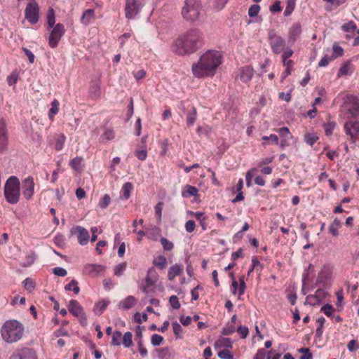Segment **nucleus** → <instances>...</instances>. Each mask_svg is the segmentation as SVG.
I'll use <instances>...</instances> for the list:
<instances>
[{
    "instance_id": "f257e3e1",
    "label": "nucleus",
    "mask_w": 359,
    "mask_h": 359,
    "mask_svg": "<svg viewBox=\"0 0 359 359\" xmlns=\"http://www.w3.org/2000/svg\"><path fill=\"white\" fill-rule=\"evenodd\" d=\"M204 43V36L198 28L180 34L174 41L172 50L178 55H188L197 51Z\"/></svg>"
},
{
    "instance_id": "f03ea898",
    "label": "nucleus",
    "mask_w": 359,
    "mask_h": 359,
    "mask_svg": "<svg viewBox=\"0 0 359 359\" xmlns=\"http://www.w3.org/2000/svg\"><path fill=\"white\" fill-rule=\"evenodd\" d=\"M222 55L220 52L209 50L203 53L199 60L191 67L193 75L198 79L213 76L222 64Z\"/></svg>"
},
{
    "instance_id": "7ed1b4c3",
    "label": "nucleus",
    "mask_w": 359,
    "mask_h": 359,
    "mask_svg": "<svg viewBox=\"0 0 359 359\" xmlns=\"http://www.w3.org/2000/svg\"><path fill=\"white\" fill-rule=\"evenodd\" d=\"M23 332L22 325L15 320H7L1 330L3 339L8 343H13L20 340L22 337Z\"/></svg>"
},
{
    "instance_id": "20e7f679",
    "label": "nucleus",
    "mask_w": 359,
    "mask_h": 359,
    "mask_svg": "<svg viewBox=\"0 0 359 359\" xmlns=\"http://www.w3.org/2000/svg\"><path fill=\"white\" fill-rule=\"evenodd\" d=\"M20 196V183L15 176H11L4 185V196L6 201L15 204L19 201Z\"/></svg>"
},
{
    "instance_id": "39448f33",
    "label": "nucleus",
    "mask_w": 359,
    "mask_h": 359,
    "mask_svg": "<svg viewBox=\"0 0 359 359\" xmlns=\"http://www.w3.org/2000/svg\"><path fill=\"white\" fill-rule=\"evenodd\" d=\"M201 11V0H186L182 9V15L187 21L194 22L199 19Z\"/></svg>"
},
{
    "instance_id": "423d86ee",
    "label": "nucleus",
    "mask_w": 359,
    "mask_h": 359,
    "mask_svg": "<svg viewBox=\"0 0 359 359\" xmlns=\"http://www.w3.org/2000/svg\"><path fill=\"white\" fill-rule=\"evenodd\" d=\"M147 0H126L125 15L128 20H133L141 12Z\"/></svg>"
},
{
    "instance_id": "0eeeda50",
    "label": "nucleus",
    "mask_w": 359,
    "mask_h": 359,
    "mask_svg": "<svg viewBox=\"0 0 359 359\" xmlns=\"http://www.w3.org/2000/svg\"><path fill=\"white\" fill-rule=\"evenodd\" d=\"M65 32L66 29L64 25L61 23L56 24V25L51 29L48 37L49 46L52 48H56Z\"/></svg>"
},
{
    "instance_id": "6e6552de",
    "label": "nucleus",
    "mask_w": 359,
    "mask_h": 359,
    "mask_svg": "<svg viewBox=\"0 0 359 359\" xmlns=\"http://www.w3.org/2000/svg\"><path fill=\"white\" fill-rule=\"evenodd\" d=\"M269 39L273 52L276 54L282 53L285 47V39L278 35L273 30L269 32Z\"/></svg>"
},
{
    "instance_id": "1a4fd4ad",
    "label": "nucleus",
    "mask_w": 359,
    "mask_h": 359,
    "mask_svg": "<svg viewBox=\"0 0 359 359\" xmlns=\"http://www.w3.org/2000/svg\"><path fill=\"white\" fill-rule=\"evenodd\" d=\"M25 17L32 25H34L39 21V7L35 1L27 5L25 10Z\"/></svg>"
},
{
    "instance_id": "9d476101",
    "label": "nucleus",
    "mask_w": 359,
    "mask_h": 359,
    "mask_svg": "<svg viewBox=\"0 0 359 359\" xmlns=\"http://www.w3.org/2000/svg\"><path fill=\"white\" fill-rule=\"evenodd\" d=\"M345 133L350 137V139L355 142L359 137V121L349 120L344 124Z\"/></svg>"
},
{
    "instance_id": "9b49d317",
    "label": "nucleus",
    "mask_w": 359,
    "mask_h": 359,
    "mask_svg": "<svg viewBox=\"0 0 359 359\" xmlns=\"http://www.w3.org/2000/svg\"><path fill=\"white\" fill-rule=\"evenodd\" d=\"M35 184L32 177L29 176L25 178L21 182L22 194L26 200L32 198L34 194Z\"/></svg>"
},
{
    "instance_id": "f8f14e48",
    "label": "nucleus",
    "mask_w": 359,
    "mask_h": 359,
    "mask_svg": "<svg viewBox=\"0 0 359 359\" xmlns=\"http://www.w3.org/2000/svg\"><path fill=\"white\" fill-rule=\"evenodd\" d=\"M9 359H38V358L34 349L25 348L14 352Z\"/></svg>"
},
{
    "instance_id": "ddd939ff",
    "label": "nucleus",
    "mask_w": 359,
    "mask_h": 359,
    "mask_svg": "<svg viewBox=\"0 0 359 359\" xmlns=\"http://www.w3.org/2000/svg\"><path fill=\"white\" fill-rule=\"evenodd\" d=\"M72 234L77 236L78 242L81 245H85L88 243L90 235L86 229L81 226H76L72 231Z\"/></svg>"
},
{
    "instance_id": "4468645a",
    "label": "nucleus",
    "mask_w": 359,
    "mask_h": 359,
    "mask_svg": "<svg viewBox=\"0 0 359 359\" xmlns=\"http://www.w3.org/2000/svg\"><path fill=\"white\" fill-rule=\"evenodd\" d=\"M327 296V292L323 289H318L314 294L308 295L306 298V304L311 306L320 304Z\"/></svg>"
},
{
    "instance_id": "2eb2a0df",
    "label": "nucleus",
    "mask_w": 359,
    "mask_h": 359,
    "mask_svg": "<svg viewBox=\"0 0 359 359\" xmlns=\"http://www.w3.org/2000/svg\"><path fill=\"white\" fill-rule=\"evenodd\" d=\"M104 271L105 266L101 264H88L83 268L84 273L93 277L102 275Z\"/></svg>"
},
{
    "instance_id": "dca6fc26",
    "label": "nucleus",
    "mask_w": 359,
    "mask_h": 359,
    "mask_svg": "<svg viewBox=\"0 0 359 359\" xmlns=\"http://www.w3.org/2000/svg\"><path fill=\"white\" fill-rule=\"evenodd\" d=\"M302 33V26L299 23L295 22L290 27L288 32V41L291 43H294L300 36Z\"/></svg>"
},
{
    "instance_id": "f3484780",
    "label": "nucleus",
    "mask_w": 359,
    "mask_h": 359,
    "mask_svg": "<svg viewBox=\"0 0 359 359\" xmlns=\"http://www.w3.org/2000/svg\"><path fill=\"white\" fill-rule=\"evenodd\" d=\"M153 272H154V270L153 269H149L147 271L144 283H142L140 285V288L145 294H148L150 292V287L155 285L156 280L153 279L151 277V273Z\"/></svg>"
},
{
    "instance_id": "a211bd4d",
    "label": "nucleus",
    "mask_w": 359,
    "mask_h": 359,
    "mask_svg": "<svg viewBox=\"0 0 359 359\" xmlns=\"http://www.w3.org/2000/svg\"><path fill=\"white\" fill-rule=\"evenodd\" d=\"M8 137L6 135V124L3 119H0V153L7 149Z\"/></svg>"
},
{
    "instance_id": "6ab92c4d",
    "label": "nucleus",
    "mask_w": 359,
    "mask_h": 359,
    "mask_svg": "<svg viewBox=\"0 0 359 359\" xmlns=\"http://www.w3.org/2000/svg\"><path fill=\"white\" fill-rule=\"evenodd\" d=\"M332 270L328 265L323 266L318 273L317 283L325 284L332 276Z\"/></svg>"
},
{
    "instance_id": "aec40b11",
    "label": "nucleus",
    "mask_w": 359,
    "mask_h": 359,
    "mask_svg": "<svg viewBox=\"0 0 359 359\" xmlns=\"http://www.w3.org/2000/svg\"><path fill=\"white\" fill-rule=\"evenodd\" d=\"M68 309L72 315L76 317L82 318L83 316V308L76 300L72 299L69 301L68 304Z\"/></svg>"
},
{
    "instance_id": "412c9836",
    "label": "nucleus",
    "mask_w": 359,
    "mask_h": 359,
    "mask_svg": "<svg viewBox=\"0 0 359 359\" xmlns=\"http://www.w3.org/2000/svg\"><path fill=\"white\" fill-rule=\"evenodd\" d=\"M136 303V298L134 296L129 295L118 303V308L123 310H128L133 308Z\"/></svg>"
},
{
    "instance_id": "4be33fe9",
    "label": "nucleus",
    "mask_w": 359,
    "mask_h": 359,
    "mask_svg": "<svg viewBox=\"0 0 359 359\" xmlns=\"http://www.w3.org/2000/svg\"><path fill=\"white\" fill-rule=\"evenodd\" d=\"M254 74V69L250 66H245L240 69V79L243 83L249 82Z\"/></svg>"
},
{
    "instance_id": "5701e85b",
    "label": "nucleus",
    "mask_w": 359,
    "mask_h": 359,
    "mask_svg": "<svg viewBox=\"0 0 359 359\" xmlns=\"http://www.w3.org/2000/svg\"><path fill=\"white\" fill-rule=\"evenodd\" d=\"M215 349L224 348V349L231 348L233 346V341L229 338L220 337L214 344Z\"/></svg>"
},
{
    "instance_id": "b1692460",
    "label": "nucleus",
    "mask_w": 359,
    "mask_h": 359,
    "mask_svg": "<svg viewBox=\"0 0 359 359\" xmlns=\"http://www.w3.org/2000/svg\"><path fill=\"white\" fill-rule=\"evenodd\" d=\"M183 271V266L181 264H174L170 267L168 271V278L173 280L174 278L179 276Z\"/></svg>"
},
{
    "instance_id": "393cba45",
    "label": "nucleus",
    "mask_w": 359,
    "mask_h": 359,
    "mask_svg": "<svg viewBox=\"0 0 359 359\" xmlns=\"http://www.w3.org/2000/svg\"><path fill=\"white\" fill-rule=\"evenodd\" d=\"M348 113L354 118L359 117V102L353 100L347 104Z\"/></svg>"
},
{
    "instance_id": "a878e982",
    "label": "nucleus",
    "mask_w": 359,
    "mask_h": 359,
    "mask_svg": "<svg viewBox=\"0 0 359 359\" xmlns=\"http://www.w3.org/2000/svg\"><path fill=\"white\" fill-rule=\"evenodd\" d=\"M109 304V301L107 299H102L97 302L93 308L94 313L97 316H100L105 311Z\"/></svg>"
},
{
    "instance_id": "bb28decb",
    "label": "nucleus",
    "mask_w": 359,
    "mask_h": 359,
    "mask_svg": "<svg viewBox=\"0 0 359 359\" xmlns=\"http://www.w3.org/2000/svg\"><path fill=\"white\" fill-rule=\"evenodd\" d=\"M95 17L93 9H87L85 11L81 18V22L83 25H88Z\"/></svg>"
},
{
    "instance_id": "cd10ccee",
    "label": "nucleus",
    "mask_w": 359,
    "mask_h": 359,
    "mask_svg": "<svg viewBox=\"0 0 359 359\" xmlns=\"http://www.w3.org/2000/svg\"><path fill=\"white\" fill-rule=\"evenodd\" d=\"M196 109L191 105L190 110L187 113V123L188 126H193L196 120Z\"/></svg>"
},
{
    "instance_id": "c85d7f7f",
    "label": "nucleus",
    "mask_w": 359,
    "mask_h": 359,
    "mask_svg": "<svg viewBox=\"0 0 359 359\" xmlns=\"http://www.w3.org/2000/svg\"><path fill=\"white\" fill-rule=\"evenodd\" d=\"M341 226V221L335 218L329 226V231L333 236L337 237L339 235L338 229Z\"/></svg>"
},
{
    "instance_id": "c756f323",
    "label": "nucleus",
    "mask_w": 359,
    "mask_h": 359,
    "mask_svg": "<svg viewBox=\"0 0 359 359\" xmlns=\"http://www.w3.org/2000/svg\"><path fill=\"white\" fill-rule=\"evenodd\" d=\"M153 264L160 269H163L166 266L167 259L163 255H158L154 259Z\"/></svg>"
},
{
    "instance_id": "7c9ffc66",
    "label": "nucleus",
    "mask_w": 359,
    "mask_h": 359,
    "mask_svg": "<svg viewBox=\"0 0 359 359\" xmlns=\"http://www.w3.org/2000/svg\"><path fill=\"white\" fill-rule=\"evenodd\" d=\"M297 0H285L286 7L284 11V15L285 17L290 16L294 11L296 6Z\"/></svg>"
},
{
    "instance_id": "2f4dec72",
    "label": "nucleus",
    "mask_w": 359,
    "mask_h": 359,
    "mask_svg": "<svg viewBox=\"0 0 359 359\" xmlns=\"http://www.w3.org/2000/svg\"><path fill=\"white\" fill-rule=\"evenodd\" d=\"M133 188V184L130 182H126L123 184L121 193L126 200L129 198Z\"/></svg>"
},
{
    "instance_id": "473e14b6",
    "label": "nucleus",
    "mask_w": 359,
    "mask_h": 359,
    "mask_svg": "<svg viewBox=\"0 0 359 359\" xmlns=\"http://www.w3.org/2000/svg\"><path fill=\"white\" fill-rule=\"evenodd\" d=\"M198 190L195 187L187 184L185 189L182 192L183 197L194 196L197 194Z\"/></svg>"
},
{
    "instance_id": "72a5a7b5",
    "label": "nucleus",
    "mask_w": 359,
    "mask_h": 359,
    "mask_svg": "<svg viewBox=\"0 0 359 359\" xmlns=\"http://www.w3.org/2000/svg\"><path fill=\"white\" fill-rule=\"evenodd\" d=\"M115 137V133L112 128H107L100 136L102 142L112 140Z\"/></svg>"
},
{
    "instance_id": "f704fd0d",
    "label": "nucleus",
    "mask_w": 359,
    "mask_h": 359,
    "mask_svg": "<svg viewBox=\"0 0 359 359\" xmlns=\"http://www.w3.org/2000/svg\"><path fill=\"white\" fill-rule=\"evenodd\" d=\"M59 102L57 100H53L51 102V107L48 111V116L50 119L53 120L55 115L58 113L59 111Z\"/></svg>"
},
{
    "instance_id": "c9c22d12",
    "label": "nucleus",
    "mask_w": 359,
    "mask_h": 359,
    "mask_svg": "<svg viewBox=\"0 0 359 359\" xmlns=\"http://www.w3.org/2000/svg\"><path fill=\"white\" fill-rule=\"evenodd\" d=\"M65 290H73L75 294H78L80 292V288L78 285V282L76 280H72L69 283L65 285Z\"/></svg>"
},
{
    "instance_id": "e433bc0d",
    "label": "nucleus",
    "mask_w": 359,
    "mask_h": 359,
    "mask_svg": "<svg viewBox=\"0 0 359 359\" xmlns=\"http://www.w3.org/2000/svg\"><path fill=\"white\" fill-rule=\"evenodd\" d=\"M196 132L200 136H205L208 137L212 132V128L208 125H205L203 126H198L196 129Z\"/></svg>"
},
{
    "instance_id": "4c0bfd02",
    "label": "nucleus",
    "mask_w": 359,
    "mask_h": 359,
    "mask_svg": "<svg viewBox=\"0 0 359 359\" xmlns=\"http://www.w3.org/2000/svg\"><path fill=\"white\" fill-rule=\"evenodd\" d=\"M133 334L130 332H126L123 336L122 344L126 348H129L133 344Z\"/></svg>"
},
{
    "instance_id": "58836bf2",
    "label": "nucleus",
    "mask_w": 359,
    "mask_h": 359,
    "mask_svg": "<svg viewBox=\"0 0 359 359\" xmlns=\"http://www.w3.org/2000/svg\"><path fill=\"white\" fill-rule=\"evenodd\" d=\"M47 25L49 28L53 29L55 24V17L53 9H50L47 14Z\"/></svg>"
},
{
    "instance_id": "ea45409f",
    "label": "nucleus",
    "mask_w": 359,
    "mask_h": 359,
    "mask_svg": "<svg viewBox=\"0 0 359 359\" xmlns=\"http://www.w3.org/2000/svg\"><path fill=\"white\" fill-rule=\"evenodd\" d=\"M122 337V334L120 331H115L112 334L111 337V345L113 346H119L121 344V339Z\"/></svg>"
},
{
    "instance_id": "a19ab883",
    "label": "nucleus",
    "mask_w": 359,
    "mask_h": 359,
    "mask_svg": "<svg viewBox=\"0 0 359 359\" xmlns=\"http://www.w3.org/2000/svg\"><path fill=\"white\" fill-rule=\"evenodd\" d=\"M336 126V123L334 121H329L326 123H324L323 128L325 130V133L326 135L330 136L332 134L333 130Z\"/></svg>"
},
{
    "instance_id": "79ce46f5",
    "label": "nucleus",
    "mask_w": 359,
    "mask_h": 359,
    "mask_svg": "<svg viewBox=\"0 0 359 359\" xmlns=\"http://www.w3.org/2000/svg\"><path fill=\"white\" fill-rule=\"evenodd\" d=\"M356 29H357V26H356L355 23L353 21H349V22H348L346 23H344L341 26V29L344 32H353V31L356 30Z\"/></svg>"
},
{
    "instance_id": "37998d69",
    "label": "nucleus",
    "mask_w": 359,
    "mask_h": 359,
    "mask_svg": "<svg viewBox=\"0 0 359 359\" xmlns=\"http://www.w3.org/2000/svg\"><path fill=\"white\" fill-rule=\"evenodd\" d=\"M174 334L177 339L182 338V327L179 323L175 321L172 323Z\"/></svg>"
},
{
    "instance_id": "c03bdc74",
    "label": "nucleus",
    "mask_w": 359,
    "mask_h": 359,
    "mask_svg": "<svg viewBox=\"0 0 359 359\" xmlns=\"http://www.w3.org/2000/svg\"><path fill=\"white\" fill-rule=\"evenodd\" d=\"M320 311L327 317H332L335 310L331 304H327L322 306Z\"/></svg>"
},
{
    "instance_id": "a18cd8bd",
    "label": "nucleus",
    "mask_w": 359,
    "mask_h": 359,
    "mask_svg": "<svg viewBox=\"0 0 359 359\" xmlns=\"http://www.w3.org/2000/svg\"><path fill=\"white\" fill-rule=\"evenodd\" d=\"M36 255L34 252H31L26 256L25 261L21 264L24 267L31 266L35 261Z\"/></svg>"
},
{
    "instance_id": "49530a36",
    "label": "nucleus",
    "mask_w": 359,
    "mask_h": 359,
    "mask_svg": "<svg viewBox=\"0 0 359 359\" xmlns=\"http://www.w3.org/2000/svg\"><path fill=\"white\" fill-rule=\"evenodd\" d=\"M111 202V198L108 194H104L102 199L99 202V207L101 209H105L107 208Z\"/></svg>"
},
{
    "instance_id": "de8ad7c7",
    "label": "nucleus",
    "mask_w": 359,
    "mask_h": 359,
    "mask_svg": "<svg viewBox=\"0 0 359 359\" xmlns=\"http://www.w3.org/2000/svg\"><path fill=\"white\" fill-rule=\"evenodd\" d=\"M161 243L165 251H170L174 248L173 243L164 237L161 238Z\"/></svg>"
},
{
    "instance_id": "09e8293b",
    "label": "nucleus",
    "mask_w": 359,
    "mask_h": 359,
    "mask_svg": "<svg viewBox=\"0 0 359 359\" xmlns=\"http://www.w3.org/2000/svg\"><path fill=\"white\" fill-rule=\"evenodd\" d=\"M218 357L221 359H233V355L228 349H223L218 352Z\"/></svg>"
},
{
    "instance_id": "8fccbe9b",
    "label": "nucleus",
    "mask_w": 359,
    "mask_h": 359,
    "mask_svg": "<svg viewBox=\"0 0 359 359\" xmlns=\"http://www.w3.org/2000/svg\"><path fill=\"white\" fill-rule=\"evenodd\" d=\"M18 74L17 72H13L8 77H7V83L8 86H11L15 85L18 79Z\"/></svg>"
},
{
    "instance_id": "3c124183",
    "label": "nucleus",
    "mask_w": 359,
    "mask_h": 359,
    "mask_svg": "<svg viewBox=\"0 0 359 359\" xmlns=\"http://www.w3.org/2000/svg\"><path fill=\"white\" fill-rule=\"evenodd\" d=\"M126 269V263H121L115 266L114 274L117 276H121Z\"/></svg>"
},
{
    "instance_id": "603ef678",
    "label": "nucleus",
    "mask_w": 359,
    "mask_h": 359,
    "mask_svg": "<svg viewBox=\"0 0 359 359\" xmlns=\"http://www.w3.org/2000/svg\"><path fill=\"white\" fill-rule=\"evenodd\" d=\"M169 302L173 309H179L180 308V303L176 295H172L169 299Z\"/></svg>"
},
{
    "instance_id": "864d4df0",
    "label": "nucleus",
    "mask_w": 359,
    "mask_h": 359,
    "mask_svg": "<svg viewBox=\"0 0 359 359\" xmlns=\"http://www.w3.org/2000/svg\"><path fill=\"white\" fill-rule=\"evenodd\" d=\"M65 142V136L64 135H59V137L57 138L56 142H55L56 150H57V151L62 150L64 147Z\"/></svg>"
},
{
    "instance_id": "5fc2aeb1",
    "label": "nucleus",
    "mask_w": 359,
    "mask_h": 359,
    "mask_svg": "<svg viewBox=\"0 0 359 359\" xmlns=\"http://www.w3.org/2000/svg\"><path fill=\"white\" fill-rule=\"evenodd\" d=\"M260 11V6L258 4L252 5L248 10V15L250 17L253 18L257 15Z\"/></svg>"
},
{
    "instance_id": "6e6d98bb",
    "label": "nucleus",
    "mask_w": 359,
    "mask_h": 359,
    "mask_svg": "<svg viewBox=\"0 0 359 359\" xmlns=\"http://www.w3.org/2000/svg\"><path fill=\"white\" fill-rule=\"evenodd\" d=\"M351 74L350 66L348 64L344 65L338 72V76L341 77Z\"/></svg>"
},
{
    "instance_id": "4d7b16f0",
    "label": "nucleus",
    "mask_w": 359,
    "mask_h": 359,
    "mask_svg": "<svg viewBox=\"0 0 359 359\" xmlns=\"http://www.w3.org/2000/svg\"><path fill=\"white\" fill-rule=\"evenodd\" d=\"M163 340V338L162 336L157 334H154L151 336V342L153 346H159L162 343Z\"/></svg>"
},
{
    "instance_id": "13d9d810",
    "label": "nucleus",
    "mask_w": 359,
    "mask_h": 359,
    "mask_svg": "<svg viewBox=\"0 0 359 359\" xmlns=\"http://www.w3.org/2000/svg\"><path fill=\"white\" fill-rule=\"evenodd\" d=\"M257 171L255 168H252L246 172L245 175V181L247 187H250L252 185V179L254 173Z\"/></svg>"
},
{
    "instance_id": "bf43d9fd",
    "label": "nucleus",
    "mask_w": 359,
    "mask_h": 359,
    "mask_svg": "<svg viewBox=\"0 0 359 359\" xmlns=\"http://www.w3.org/2000/svg\"><path fill=\"white\" fill-rule=\"evenodd\" d=\"M237 332L242 339H245L248 335L249 330L246 326L240 325L237 329Z\"/></svg>"
},
{
    "instance_id": "052dcab7",
    "label": "nucleus",
    "mask_w": 359,
    "mask_h": 359,
    "mask_svg": "<svg viewBox=\"0 0 359 359\" xmlns=\"http://www.w3.org/2000/svg\"><path fill=\"white\" fill-rule=\"evenodd\" d=\"M318 140V137L315 134H306L304 137L305 142L312 146Z\"/></svg>"
},
{
    "instance_id": "680f3d73",
    "label": "nucleus",
    "mask_w": 359,
    "mask_h": 359,
    "mask_svg": "<svg viewBox=\"0 0 359 359\" xmlns=\"http://www.w3.org/2000/svg\"><path fill=\"white\" fill-rule=\"evenodd\" d=\"M159 233H160V229L158 228H154V229H151V231L147 233V236L149 239L156 241L157 236L159 234Z\"/></svg>"
},
{
    "instance_id": "e2e57ef3",
    "label": "nucleus",
    "mask_w": 359,
    "mask_h": 359,
    "mask_svg": "<svg viewBox=\"0 0 359 359\" xmlns=\"http://www.w3.org/2000/svg\"><path fill=\"white\" fill-rule=\"evenodd\" d=\"M25 288L29 292H32L34 289V283L30 278H26L23 281Z\"/></svg>"
},
{
    "instance_id": "0e129e2a",
    "label": "nucleus",
    "mask_w": 359,
    "mask_h": 359,
    "mask_svg": "<svg viewBox=\"0 0 359 359\" xmlns=\"http://www.w3.org/2000/svg\"><path fill=\"white\" fill-rule=\"evenodd\" d=\"M332 50H333V57H339V56H341L343 55V53H344L343 48L337 44L333 45Z\"/></svg>"
},
{
    "instance_id": "69168bd1",
    "label": "nucleus",
    "mask_w": 359,
    "mask_h": 359,
    "mask_svg": "<svg viewBox=\"0 0 359 359\" xmlns=\"http://www.w3.org/2000/svg\"><path fill=\"white\" fill-rule=\"evenodd\" d=\"M82 159L81 158H75L72 159L70 162V165L74 170H79L81 168Z\"/></svg>"
},
{
    "instance_id": "338daca9",
    "label": "nucleus",
    "mask_w": 359,
    "mask_h": 359,
    "mask_svg": "<svg viewBox=\"0 0 359 359\" xmlns=\"http://www.w3.org/2000/svg\"><path fill=\"white\" fill-rule=\"evenodd\" d=\"M147 73L146 71L144 69H140L137 72H133V75L137 81H140L142 79H144L146 76Z\"/></svg>"
},
{
    "instance_id": "774afa93",
    "label": "nucleus",
    "mask_w": 359,
    "mask_h": 359,
    "mask_svg": "<svg viewBox=\"0 0 359 359\" xmlns=\"http://www.w3.org/2000/svg\"><path fill=\"white\" fill-rule=\"evenodd\" d=\"M53 272L55 275L60 277H64L67 273L66 269L62 267H55L53 269Z\"/></svg>"
}]
</instances>
